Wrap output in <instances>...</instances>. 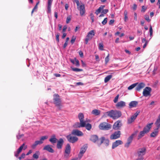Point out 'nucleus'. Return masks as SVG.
<instances>
[{
    "instance_id": "nucleus-47",
    "label": "nucleus",
    "mask_w": 160,
    "mask_h": 160,
    "mask_svg": "<svg viewBox=\"0 0 160 160\" xmlns=\"http://www.w3.org/2000/svg\"><path fill=\"white\" fill-rule=\"evenodd\" d=\"M108 21V18H105L103 20L102 22V23L103 25H105L107 22Z\"/></svg>"
},
{
    "instance_id": "nucleus-17",
    "label": "nucleus",
    "mask_w": 160,
    "mask_h": 160,
    "mask_svg": "<svg viewBox=\"0 0 160 160\" xmlns=\"http://www.w3.org/2000/svg\"><path fill=\"white\" fill-rule=\"evenodd\" d=\"M87 147L86 145H84L81 149L80 152L78 154V157L81 158L83 156V154L86 152Z\"/></svg>"
},
{
    "instance_id": "nucleus-55",
    "label": "nucleus",
    "mask_w": 160,
    "mask_h": 160,
    "mask_svg": "<svg viewBox=\"0 0 160 160\" xmlns=\"http://www.w3.org/2000/svg\"><path fill=\"white\" fill-rule=\"evenodd\" d=\"M157 70V67H154L153 71V74L154 75L156 74V72Z\"/></svg>"
},
{
    "instance_id": "nucleus-36",
    "label": "nucleus",
    "mask_w": 160,
    "mask_h": 160,
    "mask_svg": "<svg viewBox=\"0 0 160 160\" xmlns=\"http://www.w3.org/2000/svg\"><path fill=\"white\" fill-rule=\"evenodd\" d=\"M146 133L143 131L140 132L138 136V139H139L143 137Z\"/></svg>"
},
{
    "instance_id": "nucleus-61",
    "label": "nucleus",
    "mask_w": 160,
    "mask_h": 160,
    "mask_svg": "<svg viewBox=\"0 0 160 160\" xmlns=\"http://www.w3.org/2000/svg\"><path fill=\"white\" fill-rule=\"evenodd\" d=\"M137 8V5L136 4H134L133 6V9L134 10H136Z\"/></svg>"
},
{
    "instance_id": "nucleus-7",
    "label": "nucleus",
    "mask_w": 160,
    "mask_h": 160,
    "mask_svg": "<svg viewBox=\"0 0 160 160\" xmlns=\"http://www.w3.org/2000/svg\"><path fill=\"white\" fill-rule=\"evenodd\" d=\"M138 132V130H136L128 137V139L127 142L125 144V147L127 148H128L129 147L130 144L132 141L133 137L136 136Z\"/></svg>"
},
{
    "instance_id": "nucleus-60",
    "label": "nucleus",
    "mask_w": 160,
    "mask_h": 160,
    "mask_svg": "<svg viewBox=\"0 0 160 160\" xmlns=\"http://www.w3.org/2000/svg\"><path fill=\"white\" fill-rule=\"evenodd\" d=\"M144 158L143 157H138V158L136 160H143Z\"/></svg>"
},
{
    "instance_id": "nucleus-10",
    "label": "nucleus",
    "mask_w": 160,
    "mask_h": 160,
    "mask_svg": "<svg viewBox=\"0 0 160 160\" xmlns=\"http://www.w3.org/2000/svg\"><path fill=\"white\" fill-rule=\"evenodd\" d=\"M140 111H137L130 118H128L127 120V123L129 124L133 122L136 119L137 117L140 113Z\"/></svg>"
},
{
    "instance_id": "nucleus-14",
    "label": "nucleus",
    "mask_w": 160,
    "mask_h": 160,
    "mask_svg": "<svg viewBox=\"0 0 160 160\" xmlns=\"http://www.w3.org/2000/svg\"><path fill=\"white\" fill-rule=\"evenodd\" d=\"M122 126V123L121 121L118 120L114 123L112 128L114 130H117L119 129Z\"/></svg>"
},
{
    "instance_id": "nucleus-27",
    "label": "nucleus",
    "mask_w": 160,
    "mask_h": 160,
    "mask_svg": "<svg viewBox=\"0 0 160 160\" xmlns=\"http://www.w3.org/2000/svg\"><path fill=\"white\" fill-rule=\"evenodd\" d=\"M90 140L93 142H97L98 141H99V139H98V137L96 135H92L90 138Z\"/></svg>"
},
{
    "instance_id": "nucleus-25",
    "label": "nucleus",
    "mask_w": 160,
    "mask_h": 160,
    "mask_svg": "<svg viewBox=\"0 0 160 160\" xmlns=\"http://www.w3.org/2000/svg\"><path fill=\"white\" fill-rule=\"evenodd\" d=\"M126 106V103L123 101L118 102L116 105V107L118 108H122Z\"/></svg>"
},
{
    "instance_id": "nucleus-5",
    "label": "nucleus",
    "mask_w": 160,
    "mask_h": 160,
    "mask_svg": "<svg viewBox=\"0 0 160 160\" xmlns=\"http://www.w3.org/2000/svg\"><path fill=\"white\" fill-rule=\"evenodd\" d=\"M99 141H98L96 142L97 145L100 146L102 143H104L106 146H108L109 144V141L108 139L104 137H102L99 139Z\"/></svg>"
},
{
    "instance_id": "nucleus-28",
    "label": "nucleus",
    "mask_w": 160,
    "mask_h": 160,
    "mask_svg": "<svg viewBox=\"0 0 160 160\" xmlns=\"http://www.w3.org/2000/svg\"><path fill=\"white\" fill-rule=\"evenodd\" d=\"M138 104V102L136 101H133L130 102L129 104V108H131L136 107Z\"/></svg>"
},
{
    "instance_id": "nucleus-59",
    "label": "nucleus",
    "mask_w": 160,
    "mask_h": 160,
    "mask_svg": "<svg viewBox=\"0 0 160 160\" xmlns=\"http://www.w3.org/2000/svg\"><path fill=\"white\" fill-rule=\"evenodd\" d=\"M67 29V26H64L63 27L62 32H64Z\"/></svg>"
},
{
    "instance_id": "nucleus-48",
    "label": "nucleus",
    "mask_w": 160,
    "mask_h": 160,
    "mask_svg": "<svg viewBox=\"0 0 160 160\" xmlns=\"http://www.w3.org/2000/svg\"><path fill=\"white\" fill-rule=\"evenodd\" d=\"M59 34L58 33H57V34L56 35V40L58 42L59 41Z\"/></svg>"
},
{
    "instance_id": "nucleus-16",
    "label": "nucleus",
    "mask_w": 160,
    "mask_h": 160,
    "mask_svg": "<svg viewBox=\"0 0 160 160\" xmlns=\"http://www.w3.org/2000/svg\"><path fill=\"white\" fill-rule=\"evenodd\" d=\"M72 134L78 136H82L83 135V132L78 129H74L72 131Z\"/></svg>"
},
{
    "instance_id": "nucleus-37",
    "label": "nucleus",
    "mask_w": 160,
    "mask_h": 160,
    "mask_svg": "<svg viewBox=\"0 0 160 160\" xmlns=\"http://www.w3.org/2000/svg\"><path fill=\"white\" fill-rule=\"evenodd\" d=\"M155 124L157 127L156 129H158V130L160 128V120L157 119Z\"/></svg>"
},
{
    "instance_id": "nucleus-33",
    "label": "nucleus",
    "mask_w": 160,
    "mask_h": 160,
    "mask_svg": "<svg viewBox=\"0 0 160 160\" xmlns=\"http://www.w3.org/2000/svg\"><path fill=\"white\" fill-rule=\"evenodd\" d=\"M105 7V6L104 5H101L98 9L96 11L95 13L97 15H98L101 12V11Z\"/></svg>"
},
{
    "instance_id": "nucleus-30",
    "label": "nucleus",
    "mask_w": 160,
    "mask_h": 160,
    "mask_svg": "<svg viewBox=\"0 0 160 160\" xmlns=\"http://www.w3.org/2000/svg\"><path fill=\"white\" fill-rule=\"evenodd\" d=\"M53 0H48V13H50L51 12V5L52 4V2Z\"/></svg>"
},
{
    "instance_id": "nucleus-45",
    "label": "nucleus",
    "mask_w": 160,
    "mask_h": 160,
    "mask_svg": "<svg viewBox=\"0 0 160 160\" xmlns=\"http://www.w3.org/2000/svg\"><path fill=\"white\" fill-rule=\"evenodd\" d=\"M119 97V94L117 95L115 97V98L113 100V102L114 103H116L118 102V100Z\"/></svg>"
},
{
    "instance_id": "nucleus-63",
    "label": "nucleus",
    "mask_w": 160,
    "mask_h": 160,
    "mask_svg": "<svg viewBox=\"0 0 160 160\" xmlns=\"http://www.w3.org/2000/svg\"><path fill=\"white\" fill-rule=\"evenodd\" d=\"M142 43H144V42L145 43V42H146L147 41H148L146 40L145 38H143L142 39Z\"/></svg>"
},
{
    "instance_id": "nucleus-44",
    "label": "nucleus",
    "mask_w": 160,
    "mask_h": 160,
    "mask_svg": "<svg viewBox=\"0 0 160 160\" xmlns=\"http://www.w3.org/2000/svg\"><path fill=\"white\" fill-rule=\"evenodd\" d=\"M149 32H150V36L151 37L150 39H151L152 38V35L153 33V30L151 26V25L149 28Z\"/></svg>"
},
{
    "instance_id": "nucleus-24",
    "label": "nucleus",
    "mask_w": 160,
    "mask_h": 160,
    "mask_svg": "<svg viewBox=\"0 0 160 160\" xmlns=\"http://www.w3.org/2000/svg\"><path fill=\"white\" fill-rule=\"evenodd\" d=\"M43 150H46L51 153L54 152V150L51 147L50 145H46L43 148Z\"/></svg>"
},
{
    "instance_id": "nucleus-40",
    "label": "nucleus",
    "mask_w": 160,
    "mask_h": 160,
    "mask_svg": "<svg viewBox=\"0 0 160 160\" xmlns=\"http://www.w3.org/2000/svg\"><path fill=\"white\" fill-rule=\"evenodd\" d=\"M138 84V83H136L132 84L130 86L128 87V89L129 90L132 89L134 87H135Z\"/></svg>"
},
{
    "instance_id": "nucleus-57",
    "label": "nucleus",
    "mask_w": 160,
    "mask_h": 160,
    "mask_svg": "<svg viewBox=\"0 0 160 160\" xmlns=\"http://www.w3.org/2000/svg\"><path fill=\"white\" fill-rule=\"evenodd\" d=\"M37 8H38V6H37V5H35L32 11V12H31L32 14V13H33V12H34V11L35 10L37 9Z\"/></svg>"
},
{
    "instance_id": "nucleus-46",
    "label": "nucleus",
    "mask_w": 160,
    "mask_h": 160,
    "mask_svg": "<svg viewBox=\"0 0 160 160\" xmlns=\"http://www.w3.org/2000/svg\"><path fill=\"white\" fill-rule=\"evenodd\" d=\"M76 39V37L74 36H73L71 40V42L72 43V44H73Z\"/></svg>"
},
{
    "instance_id": "nucleus-34",
    "label": "nucleus",
    "mask_w": 160,
    "mask_h": 160,
    "mask_svg": "<svg viewBox=\"0 0 160 160\" xmlns=\"http://www.w3.org/2000/svg\"><path fill=\"white\" fill-rule=\"evenodd\" d=\"M84 123L85 126V127L86 129L88 131L90 130L92 127L91 124L88 123L86 124V121L84 122Z\"/></svg>"
},
{
    "instance_id": "nucleus-35",
    "label": "nucleus",
    "mask_w": 160,
    "mask_h": 160,
    "mask_svg": "<svg viewBox=\"0 0 160 160\" xmlns=\"http://www.w3.org/2000/svg\"><path fill=\"white\" fill-rule=\"evenodd\" d=\"M40 153L39 151H36L35 153L33 154V158L35 159H38L39 158Z\"/></svg>"
},
{
    "instance_id": "nucleus-22",
    "label": "nucleus",
    "mask_w": 160,
    "mask_h": 160,
    "mask_svg": "<svg viewBox=\"0 0 160 160\" xmlns=\"http://www.w3.org/2000/svg\"><path fill=\"white\" fill-rule=\"evenodd\" d=\"M137 86L135 88L136 90L138 91H140L141 89L145 87V85L143 82H140L139 83H138Z\"/></svg>"
},
{
    "instance_id": "nucleus-54",
    "label": "nucleus",
    "mask_w": 160,
    "mask_h": 160,
    "mask_svg": "<svg viewBox=\"0 0 160 160\" xmlns=\"http://www.w3.org/2000/svg\"><path fill=\"white\" fill-rule=\"evenodd\" d=\"M147 9V8L145 7L144 6H143L142 7L141 12H144Z\"/></svg>"
},
{
    "instance_id": "nucleus-11",
    "label": "nucleus",
    "mask_w": 160,
    "mask_h": 160,
    "mask_svg": "<svg viewBox=\"0 0 160 160\" xmlns=\"http://www.w3.org/2000/svg\"><path fill=\"white\" fill-rule=\"evenodd\" d=\"M146 151V148L145 147L139 148L137 151L138 157H143V156L145 154Z\"/></svg>"
},
{
    "instance_id": "nucleus-41",
    "label": "nucleus",
    "mask_w": 160,
    "mask_h": 160,
    "mask_svg": "<svg viewBox=\"0 0 160 160\" xmlns=\"http://www.w3.org/2000/svg\"><path fill=\"white\" fill-rule=\"evenodd\" d=\"M72 70L76 72H79L83 71V69L77 68H71Z\"/></svg>"
},
{
    "instance_id": "nucleus-26",
    "label": "nucleus",
    "mask_w": 160,
    "mask_h": 160,
    "mask_svg": "<svg viewBox=\"0 0 160 160\" xmlns=\"http://www.w3.org/2000/svg\"><path fill=\"white\" fill-rule=\"evenodd\" d=\"M49 141L52 144H54L57 142L58 139L56 138V135L55 134L52 135L49 139Z\"/></svg>"
},
{
    "instance_id": "nucleus-13",
    "label": "nucleus",
    "mask_w": 160,
    "mask_h": 160,
    "mask_svg": "<svg viewBox=\"0 0 160 160\" xmlns=\"http://www.w3.org/2000/svg\"><path fill=\"white\" fill-rule=\"evenodd\" d=\"M151 88L150 87H146L143 90V95L145 97H147L150 95V93L151 92Z\"/></svg>"
},
{
    "instance_id": "nucleus-6",
    "label": "nucleus",
    "mask_w": 160,
    "mask_h": 160,
    "mask_svg": "<svg viewBox=\"0 0 160 160\" xmlns=\"http://www.w3.org/2000/svg\"><path fill=\"white\" fill-rule=\"evenodd\" d=\"M100 129L102 130H108L111 128L110 124L106 122H103L100 123L99 126Z\"/></svg>"
},
{
    "instance_id": "nucleus-31",
    "label": "nucleus",
    "mask_w": 160,
    "mask_h": 160,
    "mask_svg": "<svg viewBox=\"0 0 160 160\" xmlns=\"http://www.w3.org/2000/svg\"><path fill=\"white\" fill-rule=\"evenodd\" d=\"M158 133V129H155L154 131L151 133L150 136L152 137H154L157 136Z\"/></svg>"
},
{
    "instance_id": "nucleus-38",
    "label": "nucleus",
    "mask_w": 160,
    "mask_h": 160,
    "mask_svg": "<svg viewBox=\"0 0 160 160\" xmlns=\"http://www.w3.org/2000/svg\"><path fill=\"white\" fill-rule=\"evenodd\" d=\"M112 77V75H109L106 77L104 79V82L106 83L108 82Z\"/></svg>"
},
{
    "instance_id": "nucleus-12",
    "label": "nucleus",
    "mask_w": 160,
    "mask_h": 160,
    "mask_svg": "<svg viewBox=\"0 0 160 160\" xmlns=\"http://www.w3.org/2000/svg\"><path fill=\"white\" fill-rule=\"evenodd\" d=\"M121 134V133L120 131H116L111 135L110 138L111 140L118 139L120 137Z\"/></svg>"
},
{
    "instance_id": "nucleus-15",
    "label": "nucleus",
    "mask_w": 160,
    "mask_h": 160,
    "mask_svg": "<svg viewBox=\"0 0 160 160\" xmlns=\"http://www.w3.org/2000/svg\"><path fill=\"white\" fill-rule=\"evenodd\" d=\"M71 152V146L69 143L67 144L65 147L64 156L67 157Z\"/></svg>"
},
{
    "instance_id": "nucleus-62",
    "label": "nucleus",
    "mask_w": 160,
    "mask_h": 160,
    "mask_svg": "<svg viewBox=\"0 0 160 160\" xmlns=\"http://www.w3.org/2000/svg\"><path fill=\"white\" fill-rule=\"evenodd\" d=\"M148 41H147L146 42H145V44H144L143 46V48H145L146 47L147 44L148 43Z\"/></svg>"
},
{
    "instance_id": "nucleus-21",
    "label": "nucleus",
    "mask_w": 160,
    "mask_h": 160,
    "mask_svg": "<svg viewBox=\"0 0 160 160\" xmlns=\"http://www.w3.org/2000/svg\"><path fill=\"white\" fill-rule=\"evenodd\" d=\"M24 145V143L18 149L17 151L16 152H14V156L16 157H18V156L19 154L22 151Z\"/></svg>"
},
{
    "instance_id": "nucleus-23",
    "label": "nucleus",
    "mask_w": 160,
    "mask_h": 160,
    "mask_svg": "<svg viewBox=\"0 0 160 160\" xmlns=\"http://www.w3.org/2000/svg\"><path fill=\"white\" fill-rule=\"evenodd\" d=\"M153 124V123H151L147 124V126L143 128V131L146 133H148L150 131Z\"/></svg>"
},
{
    "instance_id": "nucleus-51",
    "label": "nucleus",
    "mask_w": 160,
    "mask_h": 160,
    "mask_svg": "<svg viewBox=\"0 0 160 160\" xmlns=\"http://www.w3.org/2000/svg\"><path fill=\"white\" fill-rule=\"evenodd\" d=\"M71 18L70 16H69L67 17V20L66 21V22L67 23H68L70 22V21L71 20Z\"/></svg>"
},
{
    "instance_id": "nucleus-2",
    "label": "nucleus",
    "mask_w": 160,
    "mask_h": 160,
    "mask_svg": "<svg viewBox=\"0 0 160 160\" xmlns=\"http://www.w3.org/2000/svg\"><path fill=\"white\" fill-rule=\"evenodd\" d=\"M53 103L55 104L58 110H61L62 105L61 103V99L58 94H55L53 95Z\"/></svg>"
},
{
    "instance_id": "nucleus-43",
    "label": "nucleus",
    "mask_w": 160,
    "mask_h": 160,
    "mask_svg": "<svg viewBox=\"0 0 160 160\" xmlns=\"http://www.w3.org/2000/svg\"><path fill=\"white\" fill-rule=\"evenodd\" d=\"M109 54L108 53L107 55V56L105 58V64H106L109 61Z\"/></svg>"
},
{
    "instance_id": "nucleus-53",
    "label": "nucleus",
    "mask_w": 160,
    "mask_h": 160,
    "mask_svg": "<svg viewBox=\"0 0 160 160\" xmlns=\"http://www.w3.org/2000/svg\"><path fill=\"white\" fill-rule=\"evenodd\" d=\"M23 136H24V135L23 134H19L17 136V139L19 140V139H20Z\"/></svg>"
},
{
    "instance_id": "nucleus-52",
    "label": "nucleus",
    "mask_w": 160,
    "mask_h": 160,
    "mask_svg": "<svg viewBox=\"0 0 160 160\" xmlns=\"http://www.w3.org/2000/svg\"><path fill=\"white\" fill-rule=\"evenodd\" d=\"M75 60L76 62L75 65L76 66L78 67L80 65L79 61L78 60L76 59L75 58Z\"/></svg>"
},
{
    "instance_id": "nucleus-4",
    "label": "nucleus",
    "mask_w": 160,
    "mask_h": 160,
    "mask_svg": "<svg viewBox=\"0 0 160 160\" xmlns=\"http://www.w3.org/2000/svg\"><path fill=\"white\" fill-rule=\"evenodd\" d=\"M48 137L47 136H43L41 138L40 140L36 141L31 146L32 149H35L36 146L38 144H41L43 143V141L48 138Z\"/></svg>"
},
{
    "instance_id": "nucleus-42",
    "label": "nucleus",
    "mask_w": 160,
    "mask_h": 160,
    "mask_svg": "<svg viewBox=\"0 0 160 160\" xmlns=\"http://www.w3.org/2000/svg\"><path fill=\"white\" fill-rule=\"evenodd\" d=\"M99 48L101 50H103V45L102 43H99Z\"/></svg>"
},
{
    "instance_id": "nucleus-39",
    "label": "nucleus",
    "mask_w": 160,
    "mask_h": 160,
    "mask_svg": "<svg viewBox=\"0 0 160 160\" xmlns=\"http://www.w3.org/2000/svg\"><path fill=\"white\" fill-rule=\"evenodd\" d=\"M124 19L125 22H127L128 20V12L126 10H125L124 12Z\"/></svg>"
},
{
    "instance_id": "nucleus-18",
    "label": "nucleus",
    "mask_w": 160,
    "mask_h": 160,
    "mask_svg": "<svg viewBox=\"0 0 160 160\" xmlns=\"http://www.w3.org/2000/svg\"><path fill=\"white\" fill-rule=\"evenodd\" d=\"M64 143V141L62 138H60L57 142V148L58 149H61Z\"/></svg>"
},
{
    "instance_id": "nucleus-1",
    "label": "nucleus",
    "mask_w": 160,
    "mask_h": 160,
    "mask_svg": "<svg viewBox=\"0 0 160 160\" xmlns=\"http://www.w3.org/2000/svg\"><path fill=\"white\" fill-rule=\"evenodd\" d=\"M105 115L115 119L120 117L122 115V113L119 111L111 110L106 112Z\"/></svg>"
},
{
    "instance_id": "nucleus-32",
    "label": "nucleus",
    "mask_w": 160,
    "mask_h": 160,
    "mask_svg": "<svg viewBox=\"0 0 160 160\" xmlns=\"http://www.w3.org/2000/svg\"><path fill=\"white\" fill-rule=\"evenodd\" d=\"M92 113L95 116H98L100 114V111L98 110L95 109L93 110L92 112Z\"/></svg>"
},
{
    "instance_id": "nucleus-49",
    "label": "nucleus",
    "mask_w": 160,
    "mask_h": 160,
    "mask_svg": "<svg viewBox=\"0 0 160 160\" xmlns=\"http://www.w3.org/2000/svg\"><path fill=\"white\" fill-rule=\"evenodd\" d=\"M108 12V9H104L102 10V11L101 12L102 13H103V14H106Z\"/></svg>"
},
{
    "instance_id": "nucleus-58",
    "label": "nucleus",
    "mask_w": 160,
    "mask_h": 160,
    "mask_svg": "<svg viewBox=\"0 0 160 160\" xmlns=\"http://www.w3.org/2000/svg\"><path fill=\"white\" fill-rule=\"evenodd\" d=\"M114 22V19L111 20L109 22V24L112 25Z\"/></svg>"
},
{
    "instance_id": "nucleus-20",
    "label": "nucleus",
    "mask_w": 160,
    "mask_h": 160,
    "mask_svg": "<svg viewBox=\"0 0 160 160\" xmlns=\"http://www.w3.org/2000/svg\"><path fill=\"white\" fill-rule=\"evenodd\" d=\"M122 142L120 140H117L115 142H113L112 143V148L114 149L119 145L122 144Z\"/></svg>"
},
{
    "instance_id": "nucleus-19",
    "label": "nucleus",
    "mask_w": 160,
    "mask_h": 160,
    "mask_svg": "<svg viewBox=\"0 0 160 160\" xmlns=\"http://www.w3.org/2000/svg\"><path fill=\"white\" fill-rule=\"evenodd\" d=\"M84 122H76L73 125V127L75 128H79L81 127H85Z\"/></svg>"
},
{
    "instance_id": "nucleus-9",
    "label": "nucleus",
    "mask_w": 160,
    "mask_h": 160,
    "mask_svg": "<svg viewBox=\"0 0 160 160\" xmlns=\"http://www.w3.org/2000/svg\"><path fill=\"white\" fill-rule=\"evenodd\" d=\"M95 33L94 30H92L89 31L86 36L85 39V43L87 44L89 40H91L95 35Z\"/></svg>"
},
{
    "instance_id": "nucleus-64",
    "label": "nucleus",
    "mask_w": 160,
    "mask_h": 160,
    "mask_svg": "<svg viewBox=\"0 0 160 160\" xmlns=\"http://www.w3.org/2000/svg\"><path fill=\"white\" fill-rule=\"evenodd\" d=\"M68 43L67 42H65L64 45H63V48H66V47H67V46L68 45Z\"/></svg>"
},
{
    "instance_id": "nucleus-50",
    "label": "nucleus",
    "mask_w": 160,
    "mask_h": 160,
    "mask_svg": "<svg viewBox=\"0 0 160 160\" xmlns=\"http://www.w3.org/2000/svg\"><path fill=\"white\" fill-rule=\"evenodd\" d=\"M145 19L148 22H150V20L149 19V16L148 15H145Z\"/></svg>"
},
{
    "instance_id": "nucleus-8",
    "label": "nucleus",
    "mask_w": 160,
    "mask_h": 160,
    "mask_svg": "<svg viewBox=\"0 0 160 160\" xmlns=\"http://www.w3.org/2000/svg\"><path fill=\"white\" fill-rule=\"evenodd\" d=\"M73 135L70 134L66 136V138L70 142L74 143L78 140V138L77 137L73 136Z\"/></svg>"
},
{
    "instance_id": "nucleus-29",
    "label": "nucleus",
    "mask_w": 160,
    "mask_h": 160,
    "mask_svg": "<svg viewBox=\"0 0 160 160\" xmlns=\"http://www.w3.org/2000/svg\"><path fill=\"white\" fill-rule=\"evenodd\" d=\"M78 118L80 122H84L86 121L84 120V116L83 114L82 113H79Z\"/></svg>"
},
{
    "instance_id": "nucleus-56",
    "label": "nucleus",
    "mask_w": 160,
    "mask_h": 160,
    "mask_svg": "<svg viewBox=\"0 0 160 160\" xmlns=\"http://www.w3.org/2000/svg\"><path fill=\"white\" fill-rule=\"evenodd\" d=\"M79 54L81 57H83V53L81 51H80L79 52Z\"/></svg>"
},
{
    "instance_id": "nucleus-3",
    "label": "nucleus",
    "mask_w": 160,
    "mask_h": 160,
    "mask_svg": "<svg viewBox=\"0 0 160 160\" xmlns=\"http://www.w3.org/2000/svg\"><path fill=\"white\" fill-rule=\"evenodd\" d=\"M76 2L77 5V9L80 11V14L81 16H82L85 12V6L84 4L81 3L79 5V2L78 0H76Z\"/></svg>"
}]
</instances>
